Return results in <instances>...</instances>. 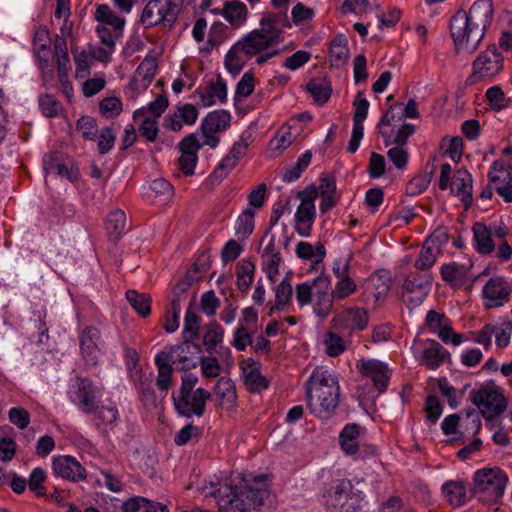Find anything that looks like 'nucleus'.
I'll return each mask as SVG.
<instances>
[{
	"label": "nucleus",
	"instance_id": "1",
	"mask_svg": "<svg viewBox=\"0 0 512 512\" xmlns=\"http://www.w3.org/2000/svg\"><path fill=\"white\" fill-rule=\"evenodd\" d=\"M266 479L264 474L245 475L240 477L239 484H233L235 479H232L230 483H219L218 487L209 495L215 499L222 512L258 511L269 496Z\"/></svg>",
	"mask_w": 512,
	"mask_h": 512
},
{
	"label": "nucleus",
	"instance_id": "2",
	"mask_svg": "<svg viewBox=\"0 0 512 512\" xmlns=\"http://www.w3.org/2000/svg\"><path fill=\"white\" fill-rule=\"evenodd\" d=\"M493 15L492 0H476L468 11H457L450 19V33L456 49L469 53L476 51Z\"/></svg>",
	"mask_w": 512,
	"mask_h": 512
},
{
	"label": "nucleus",
	"instance_id": "3",
	"mask_svg": "<svg viewBox=\"0 0 512 512\" xmlns=\"http://www.w3.org/2000/svg\"><path fill=\"white\" fill-rule=\"evenodd\" d=\"M307 406L311 414L329 420L340 402L338 376L323 366L316 367L306 382Z\"/></svg>",
	"mask_w": 512,
	"mask_h": 512
},
{
	"label": "nucleus",
	"instance_id": "4",
	"mask_svg": "<svg viewBox=\"0 0 512 512\" xmlns=\"http://www.w3.org/2000/svg\"><path fill=\"white\" fill-rule=\"evenodd\" d=\"M362 492L354 491L348 479L332 480L322 493V503L328 512H360Z\"/></svg>",
	"mask_w": 512,
	"mask_h": 512
},
{
	"label": "nucleus",
	"instance_id": "5",
	"mask_svg": "<svg viewBox=\"0 0 512 512\" xmlns=\"http://www.w3.org/2000/svg\"><path fill=\"white\" fill-rule=\"evenodd\" d=\"M183 4L184 0H149L140 21L146 28L166 23L171 27L176 22Z\"/></svg>",
	"mask_w": 512,
	"mask_h": 512
},
{
	"label": "nucleus",
	"instance_id": "6",
	"mask_svg": "<svg viewBox=\"0 0 512 512\" xmlns=\"http://www.w3.org/2000/svg\"><path fill=\"white\" fill-rule=\"evenodd\" d=\"M67 394L69 400L85 414H92L98 410L102 396L101 388L84 377H76Z\"/></svg>",
	"mask_w": 512,
	"mask_h": 512
},
{
	"label": "nucleus",
	"instance_id": "7",
	"mask_svg": "<svg viewBox=\"0 0 512 512\" xmlns=\"http://www.w3.org/2000/svg\"><path fill=\"white\" fill-rule=\"evenodd\" d=\"M473 72L467 78V83L477 81H491L504 69V56L498 51L495 44L488 46L473 61Z\"/></svg>",
	"mask_w": 512,
	"mask_h": 512
},
{
	"label": "nucleus",
	"instance_id": "8",
	"mask_svg": "<svg viewBox=\"0 0 512 512\" xmlns=\"http://www.w3.org/2000/svg\"><path fill=\"white\" fill-rule=\"evenodd\" d=\"M507 483L508 476L499 467H485L474 474L475 491L487 493L494 500L503 496Z\"/></svg>",
	"mask_w": 512,
	"mask_h": 512
},
{
	"label": "nucleus",
	"instance_id": "9",
	"mask_svg": "<svg viewBox=\"0 0 512 512\" xmlns=\"http://www.w3.org/2000/svg\"><path fill=\"white\" fill-rule=\"evenodd\" d=\"M201 352V346L187 337L183 338L180 344L159 351V353H165L168 356V361L175 364L180 371L196 368Z\"/></svg>",
	"mask_w": 512,
	"mask_h": 512
},
{
	"label": "nucleus",
	"instance_id": "10",
	"mask_svg": "<svg viewBox=\"0 0 512 512\" xmlns=\"http://www.w3.org/2000/svg\"><path fill=\"white\" fill-rule=\"evenodd\" d=\"M413 353L421 365L437 369L450 357L449 352L436 340L415 341Z\"/></svg>",
	"mask_w": 512,
	"mask_h": 512
},
{
	"label": "nucleus",
	"instance_id": "11",
	"mask_svg": "<svg viewBox=\"0 0 512 512\" xmlns=\"http://www.w3.org/2000/svg\"><path fill=\"white\" fill-rule=\"evenodd\" d=\"M471 400L481 409L483 417L489 420L498 417L506 409L503 395L499 391L487 387L472 391Z\"/></svg>",
	"mask_w": 512,
	"mask_h": 512
},
{
	"label": "nucleus",
	"instance_id": "12",
	"mask_svg": "<svg viewBox=\"0 0 512 512\" xmlns=\"http://www.w3.org/2000/svg\"><path fill=\"white\" fill-rule=\"evenodd\" d=\"M356 368L361 375L371 379L379 394L386 392L392 372L385 362L362 358L357 361Z\"/></svg>",
	"mask_w": 512,
	"mask_h": 512
},
{
	"label": "nucleus",
	"instance_id": "13",
	"mask_svg": "<svg viewBox=\"0 0 512 512\" xmlns=\"http://www.w3.org/2000/svg\"><path fill=\"white\" fill-rule=\"evenodd\" d=\"M314 282L316 283L311 303L313 312L317 317L324 319L331 313L335 300L331 292V280L328 275L321 274L314 278Z\"/></svg>",
	"mask_w": 512,
	"mask_h": 512
},
{
	"label": "nucleus",
	"instance_id": "14",
	"mask_svg": "<svg viewBox=\"0 0 512 512\" xmlns=\"http://www.w3.org/2000/svg\"><path fill=\"white\" fill-rule=\"evenodd\" d=\"M512 286L501 276L490 278L483 287L484 306L488 309L504 306L510 300Z\"/></svg>",
	"mask_w": 512,
	"mask_h": 512
},
{
	"label": "nucleus",
	"instance_id": "15",
	"mask_svg": "<svg viewBox=\"0 0 512 512\" xmlns=\"http://www.w3.org/2000/svg\"><path fill=\"white\" fill-rule=\"evenodd\" d=\"M297 196L301 199V203L295 213V230L299 236L309 237L316 214L314 205L316 192L313 191L309 196H304V192H298Z\"/></svg>",
	"mask_w": 512,
	"mask_h": 512
},
{
	"label": "nucleus",
	"instance_id": "16",
	"mask_svg": "<svg viewBox=\"0 0 512 512\" xmlns=\"http://www.w3.org/2000/svg\"><path fill=\"white\" fill-rule=\"evenodd\" d=\"M332 322L335 329L351 334L355 330L362 331L367 327L368 314L363 308L350 307L337 313Z\"/></svg>",
	"mask_w": 512,
	"mask_h": 512
},
{
	"label": "nucleus",
	"instance_id": "17",
	"mask_svg": "<svg viewBox=\"0 0 512 512\" xmlns=\"http://www.w3.org/2000/svg\"><path fill=\"white\" fill-rule=\"evenodd\" d=\"M181 156L178 159L179 168L185 175L194 174V168L198 161V151L202 148L196 133H191L184 137L178 144Z\"/></svg>",
	"mask_w": 512,
	"mask_h": 512
},
{
	"label": "nucleus",
	"instance_id": "18",
	"mask_svg": "<svg viewBox=\"0 0 512 512\" xmlns=\"http://www.w3.org/2000/svg\"><path fill=\"white\" fill-rule=\"evenodd\" d=\"M332 270L337 281L334 290H331V292L335 296L336 301H342L356 292L357 284L349 276V261L342 263L340 259L335 260Z\"/></svg>",
	"mask_w": 512,
	"mask_h": 512
},
{
	"label": "nucleus",
	"instance_id": "19",
	"mask_svg": "<svg viewBox=\"0 0 512 512\" xmlns=\"http://www.w3.org/2000/svg\"><path fill=\"white\" fill-rule=\"evenodd\" d=\"M173 403L176 412L183 417L190 418L192 416L202 417L206 411V402L210 399L211 394L204 388H197L193 394L187 396V408L181 410L178 402V396L173 394Z\"/></svg>",
	"mask_w": 512,
	"mask_h": 512
},
{
	"label": "nucleus",
	"instance_id": "20",
	"mask_svg": "<svg viewBox=\"0 0 512 512\" xmlns=\"http://www.w3.org/2000/svg\"><path fill=\"white\" fill-rule=\"evenodd\" d=\"M53 471L57 476L72 482L86 478V469L72 456H58L52 462Z\"/></svg>",
	"mask_w": 512,
	"mask_h": 512
},
{
	"label": "nucleus",
	"instance_id": "21",
	"mask_svg": "<svg viewBox=\"0 0 512 512\" xmlns=\"http://www.w3.org/2000/svg\"><path fill=\"white\" fill-rule=\"evenodd\" d=\"M100 338V331L93 326L84 328L79 336L82 357L89 365H96L99 361L98 343Z\"/></svg>",
	"mask_w": 512,
	"mask_h": 512
},
{
	"label": "nucleus",
	"instance_id": "22",
	"mask_svg": "<svg viewBox=\"0 0 512 512\" xmlns=\"http://www.w3.org/2000/svg\"><path fill=\"white\" fill-rule=\"evenodd\" d=\"M248 146L249 144L244 137H241L238 141H236L230 149L229 153L214 169L213 173L211 174V178L217 179L218 181L224 179L228 173L235 168L238 160L244 156Z\"/></svg>",
	"mask_w": 512,
	"mask_h": 512
},
{
	"label": "nucleus",
	"instance_id": "23",
	"mask_svg": "<svg viewBox=\"0 0 512 512\" xmlns=\"http://www.w3.org/2000/svg\"><path fill=\"white\" fill-rule=\"evenodd\" d=\"M198 118V109L190 103L176 106L173 114L165 117V126L178 132L184 125H193Z\"/></svg>",
	"mask_w": 512,
	"mask_h": 512
},
{
	"label": "nucleus",
	"instance_id": "24",
	"mask_svg": "<svg viewBox=\"0 0 512 512\" xmlns=\"http://www.w3.org/2000/svg\"><path fill=\"white\" fill-rule=\"evenodd\" d=\"M43 167L46 174L58 175L69 181L77 179L78 170L73 167L70 160H63L62 155L58 152L44 157Z\"/></svg>",
	"mask_w": 512,
	"mask_h": 512
},
{
	"label": "nucleus",
	"instance_id": "25",
	"mask_svg": "<svg viewBox=\"0 0 512 512\" xmlns=\"http://www.w3.org/2000/svg\"><path fill=\"white\" fill-rule=\"evenodd\" d=\"M472 183V175L468 170L461 168L455 172L450 185L452 192L460 198L466 209L471 206L473 201Z\"/></svg>",
	"mask_w": 512,
	"mask_h": 512
},
{
	"label": "nucleus",
	"instance_id": "26",
	"mask_svg": "<svg viewBox=\"0 0 512 512\" xmlns=\"http://www.w3.org/2000/svg\"><path fill=\"white\" fill-rule=\"evenodd\" d=\"M272 43L261 31L253 30L236 43V50H241L246 56L252 57L272 47Z\"/></svg>",
	"mask_w": 512,
	"mask_h": 512
},
{
	"label": "nucleus",
	"instance_id": "27",
	"mask_svg": "<svg viewBox=\"0 0 512 512\" xmlns=\"http://www.w3.org/2000/svg\"><path fill=\"white\" fill-rule=\"evenodd\" d=\"M503 156L509 157L505 163L502 160H495L488 172L489 182L493 185L492 187L496 190L497 185H503L506 181L511 180L510 171L506 168L512 169V147H506L502 151Z\"/></svg>",
	"mask_w": 512,
	"mask_h": 512
},
{
	"label": "nucleus",
	"instance_id": "28",
	"mask_svg": "<svg viewBox=\"0 0 512 512\" xmlns=\"http://www.w3.org/2000/svg\"><path fill=\"white\" fill-rule=\"evenodd\" d=\"M363 428L357 423L346 424L339 434V445L346 455L359 451V439Z\"/></svg>",
	"mask_w": 512,
	"mask_h": 512
},
{
	"label": "nucleus",
	"instance_id": "29",
	"mask_svg": "<svg viewBox=\"0 0 512 512\" xmlns=\"http://www.w3.org/2000/svg\"><path fill=\"white\" fill-rule=\"evenodd\" d=\"M286 17L281 14L266 13L260 20L261 31L272 43L277 44L280 42L282 31L281 26L286 22Z\"/></svg>",
	"mask_w": 512,
	"mask_h": 512
},
{
	"label": "nucleus",
	"instance_id": "30",
	"mask_svg": "<svg viewBox=\"0 0 512 512\" xmlns=\"http://www.w3.org/2000/svg\"><path fill=\"white\" fill-rule=\"evenodd\" d=\"M154 363L158 370L156 385L158 389L164 393V396H166L172 382V364L168 361V356L165 353L159 352L154 358Z\"/></svg>",
	"mask_w": 512,
	"mask_h": 512
},
{
	"label": "nucleus",
	"instance_id": "31",
	"mask_svg": "<svg viewBox=\"0 0 512 512\" xmlns=\"http://www.w3.org/2000/svg\"><path fill=\"white\" fill-rule=\"evenodd\" d=\"M223 17L234 28L242 26L247 19L248 9L242 1L230 0L225 1L222 10Z\"/></svg>",
	"mask_w": 512,
	"mask_h": 512
},
{
	"label": "nucleus",
	"instance_id": "32",
	"mask_svg": "<svg viewBox=\"0 0 512 512\" xmlns=\"http://www.w3.org/2000/svg\"><path fill=\"white\" fill-rule=\"evenodd\" d=\"M231 115L225 110L210 112L202 120L200 130L202 133H217L230 125Z\"/></svg>",
	"mask_w": 512,
	"mask_h": 512
},
{
	"label": "nucleus",
	"instance_id": "33",
	"mask_svg": "<svg viewBox=\"0 0 512 512\" xmlns=\"http://www.w3.org/2000/svg\"><path fill=\"white\" fill-rule=\"evenodd\" d=\"M432 281L433 277L429 272L411 273L404 281L403 290L407 294H413L414 292L429 294Z\"/></svg>",
	"mask_w": 512,
	"mask_h": 512
},
{
	"label": "nucleus",
	"instance_id": "34",
	"mask_svg": "<svg viewBox=\"0 0 512 512\" xmlns=\"http://www.w3.org/2000/svg\"><path fill=\"white\" fill-rule=\"evenodd\" d=\"M472 230L476 251L484 255L492 253L495 249V244L488 226L481 222H476Z\"/></svg>",
	"mask_w": 512,
	"mask_h": 512
},
{
	"label": "nucleus",
	"instance_id": "35",
	"mask_svg": "<svg viewBox=\"0 0 512 512\" xmlns=\"http://www.w3.org/2000/svg\"><path fill=\"white\" fill-rule=\"evenodd\" d=\"M349 57L348 41L345 35H336L331 43L329 49V59L331 65L334 67L343 66Z\"/></svg>",
	"mask_w": 512,
	"mask_h": 512
},
{
	"label": "nucleus",
	"instance_id": "36",
	"mask_svg": "<svg viewBox=\"0 0 512 512\" xmlns=\"http://www.w3.org/2000/svg\"><path fill=\"white\" fill-rule=\"evenodd\" d=\"M94 18L98 25L111 26L113 30L123 32L125 26V19L118 16L107 4H100L97 6Z\"/></svg>",
	"mask_w": 512,
	"mask_h": 512
},
{
	"label": "nucleus",
	"instance_id": "37",
	"mask_svg": "<svg viewBox=\"0 0 512 512\" xmlns=\"http://www.w3.org/2000/svg\"><path fill=\"white\" fill-rule=\"evenodd\" d=\"M126 215L122 210H115L108 214L105 229L111 241H117L125 233Z\"/></svg>",
	"mask_w": 512,
	"mask_h": 512
},
{
	"label": "nucleus",
	"instance_id": "38",
	"mask_svg": "<svg viewBox=\"0 0 512 512\" xmlns=\"http://www.w3.org/2000/svg\"><path fill=\"white\" fill-rule=\"evenodd\" d=\"M93 414H95L93 421L100 430L114 427L119 419V411L114 403L109 406H99Z\"/></svg>",
	"mask_w": 512,
	"mask_h": 512
},
{
	"label": "nucleus",
	"instance_id": "39",
	"mask_svg": "<svg viewBox=\"0 0 512 512\" xmlns=\"http://www.w3.org/2000/svg\"><path fill=\"white\" fill-rule=\"evenodd\" d=\"M307 91L312 95L314 101L319 104H325L332 93V86L325 78H313L307 83Z\"/></svg>",
	"mask_w": 512,
	"mask_h": 512
},
{
	"label": "nucleus",
	"instance_id": "40",
	"mask_svg": "<svg viewBox=\"0 0 512 512\" xmlns=\"http://www.w3.org/2000/svg\"><path fill=\"white\" fill-rule=\"evenodd\" d=\"M292 295L290 277L286 276L275 288V304L271 307L269 315H272L275 310L284 311L290 303Z\"/></svg>",
	"mask_w": 512,
	"mask_h": 512
},
{
	"label": "nucleus",
	"instance_id": "41",
	"mask_svg": "<svg viewBox=\"0 0 512 512\" xmlns=\"http://www.w3.org/2000/svg\"><path fill=\"white\" fill-rule=\"evenodd\" d=\"M295 252L298 258L312 260L315 264L322 262L326 256L325 247L321 242L313 247L309 242L300 241Z\"/></svg>",
	"mask_w": 512,
	"mask_h": 512
},
{
	"label": "nucleus",
	"instance_id": "42",
	"mask_svg": "<svg viewBox=\"0 0 512 512\" xmlns=\"http://www.w3.org/2000/svg\"><path fill=\"white\" fill-rule=\"evenodd\" d=\"M442 491L452 506L459 507L466 501V489L460 481H448L444 483Z\"/></svg>",
	"mask_w": 512,
	"mask_h": 512
},
{
	"label": "nucleus",
	"instance_id": "43",
	"mask_svg": "<svg viewBox=\"0 0 512 512\" xmlns=\"http://www.w3.org/2000/svg\"><path fill=\"white\" fill-rule=\"evenodd\" d=\"M224 329L215 321L206 326V331L203 336V345L205 350L212 354L215 348L223 342Z\"/></svg>",
	"mask_w": 512,
	"mask_h": 512
},
{
	"label": "nucleus",
	"instance_id": "44",
	"mask_svg": "<svg viewBox=\"0 0 512 512\" xmlns=\"http://www.w3.org/2000/svg\"><path fill=\"white\" fill-rule=\"evenodd\" d=\"M416 126L411 123H404L396 132L394 138L386 130H380V135L384 138L385 146L392 144L405 147L408 138L415 132Z\"/></svg>",
	"mask_w": 512,
	"mask_h": 512
},
{
	"label": "nucleus",
	"instance_id": "45",
	"mask_svg": "<svg viewBox=\"0 0 512 512\" xmlns=\"http://www.w3.org/2000/svg\"><path fill=\"white\" fill-rule=\"evenodd\" d=\"M126 298L132 308L142 317H147L151 313V298L149 295L128 290Z\"/></svg>",
	"mask_w": 512,
	"mask_h": 512
},
{
	"label": "nucleus",
	"instance_id": "46",
	"mask_svg": "<svg viewBox=\"0 0 512 512\" xmlns=\"http://www.w3.org/2000/svg\"><path fill=\"white\" fill-rule=\"evenodd\" d=\"M168 98L165 94H161L154 101L150 102L146 107H142L134 112L133 117H149L148 113L153 116V119L159 118L168 107Z\"/></svg>",
	"mask_w": 512,
	"mask_h": 512
},
{
	"label": "nucleus",
	"instance_id": "47",
	"mask_svg": "<svg viewBox=\"0 0 512 512\" xmlns=\"http://www.w3.org/2000/svg\"><path fill=\"white\" fill-rule=\"evenodd\" d=\"M215 395L223 402L233 405L237 399L236 389L233 381L229 378L221 377L215 385Z\"/></svg>",
	"mask_w": 512,
	"mask_h": 512
},
{
	"label": "nucleus",
	"instance_id": "48",
	"mask_svg": "<svg viewBox=\"0 0 512 512\" xmlns=\"http://www.w3.org/2000/svg\"><path fill=\"white\" fill-rule=\"evenodd\" d=\"M255 213L251 208H246L238 217L235 227L236 235L241 239H247L254 230Z\"/></svg>",
	"mask_w": 512,
	"mask_h": 512
},
{
	"label": "nucleus",
	"instance_id": "49",
	"mask_svg": "<svg viewBox=\"0 0 512 512\" xmlns=\"http://www.w3.org/2000/svg\"><path fill=\"white\" fill-rule=\"evenodd\" d=\"M156 70V60L154 58H145L136 69L135 79L136 81H141L142 87L146 88L152 82Z\"/></svg>",
	"mask_w": 512,
	"mask_h": 512
},
{
	"label": "nucleus",
	"instance_id": "50",
	"mask_svg": "<svg viewBox=\"0 0 512 512\" xmlns=\"http://www.w3.org/2000/svg\"><path fill=\"white\" fill-rule=\"evenodd\" d=\"M441 277L447 283L462 281L468 276V268L463 264L451 262L441 267Z\"/></svg>",
	"mask_w": 512,
	"mask_h": 512
},
{
	"label": "nucleus",
	"instance_id": "51",
	"mask_svg": "<svg viewBox=\"0 0 512 512\" xmlns=\"http://www.w3.org/2000/svg\"><path fill=\"white\" fill-rule=\"evenodd\" d=\"M485 97L489 106L494 111H501L510 104V99L506 97L504 91L498 85L488 88Z\"/></svg>",
	"mask_w": 512,
	"mask_h": 512
},
{
	"label": "nucleus",
	"instance_id": "52",
	"mask_svg": "<svg viewBox=\"0 0 512 512\" xmlns=\"http://www.w3.org/2000/svg\"><path fill=\"white\" fill-rule=\"evenodd\" d=\"M440 251L424 242L419 258L415 261V268L427 272L436 262Z\"/></svg>",
	"mask_w": 512,
	"mask_h": 512
},
{
	"label": "nucleus",
	"instance_id": "53",
	"mask_svg": "<svg viewBox=\"0 0 512 512\" xmlns=\"http://www.w3.org/2000/svg\"><path fill=\"white\" fill-rule=\"evenodd\" d=\"M199 328V316L191 308H188L184 317L183 338L187 337V339L196 341L199 337Z\"/></svg>",
	"mask_w": 512,
	"mask_h": 512
},
{
	"label": "nucleus",
	"instance_id": "54",
	"mask_svg": "<svg viewBox=\"0 0 512 512\" xmlns=\"http://www.w3.org/2000/svg\"><path fill=\"white\" fill-rule=\"evenodd\" d=\"M198 382V377L192 373L185 374L182 377L181 387L179 390V393L176 395L178 396V404L181 410H184V408H187V396L189 394H193L194 387Z\"/></svg>",
	"mask_w": 512,
	"mask_h": 512
},
{
	"label": "nucleus",
	"instance_id": "55",
	"mask_svg": "<svg viewBox=\"0 0 512 512\" xmlns=\"http://www.w3.org/2000/svg\"><path fill=\"white\" fill-rule=\"evenodd\" d=\"M314 279L296 285L295 296L299 307H304L312 303L315 287Z\"/></svg>",
	"mask_w": 512,
	"mask_h": 512
},
{
	"label": "nucleus",
	"instance_id": "56",
	"mask_svg": "<svg viewBox=\"0 0 512 512\" xmlns=\"http://www.w3.org/2000/svg\"><path fill=\"white\" fill-rule=\"evenodd\" d=\"M326 353L331 357H336L342 354L345 349V342L341 336L334 332H328L324 339Z\"/></svg>",
	"mask_w": 512,
	"mask_h": 512
},
{
	"label": "nucleus",
	"instance_id": "57",
	"mask_svg": "<svg viewBox=\"0 0 512 512\" xmlns=\"http://www.w3.org/2000/svg\"><path fill=\"white\" fill-rule=\"evenodd\" d=\"M431 179H432V172L431 173H422V174L415 176L407 184V187H406L407 194H409L411 196H416L418 194H421L428 188V186L431 182Z\"/></svg>",
	"mask_w": 512,
	"mask_h": 512
},
{
	"label": "nucleus",
	"instance_id": "58",
	"mask_svg": "<svg viewBox=\"0 0 512 512\" xmlns=\"http://www.w3.org/2000/svg\"><path fill=\"white\" fill-rule=\"evenodd\" d=\"M77 130L86 140H95L98 133V125L94 118L83 116L77 121Z\"/></svg>",
	"mask_w": 512,
	"mask_h": 512
},
{
	"label": "nucleus",
	"instance_id": "59",
	"mask_svg": "<svg viewBox=\"0 0 512 512\" xmlns=\"http://www.w3.org/2000/svg\"><path fill=\"white\" fill-rule=\"evenodd\" d=\"M252 344V334L244 324L239 323L233 335V347L238 351H244L248 345Z\"/></svg>",
	"mask_w": 512,
	"mask_h": 512
},
{
	"label": "nucleus",
	"instance_id": "60",
	"mask_svg": "<svg viewBox=\"0 0 512 512\" xmlns=\"http://www.w3.org/2000/svg\"><path fill=\"white\" fill-rule=\"evenodd\" d=\"M255 88L254 77L251 73H245L236 85L234 100L240 101L242 98L250 96Z\"/></svg>",
	"mask_w": 512,
	"mask_h": 512
},
{
	"label": "nucleus",
	"instance_id": "61",
	"mask_svg": "<svg viewBox=\"0 0 512 512\" xmlns=\"http://www.w3.org/2000/svg\"><path fill=\"white\" fill-rule=\"evenodd\" d=\"M425 412L427 421L431 425L435 424L439 420L443 412V406L438 397L434 395L427 397L425 403Z\"/></svg>",
	"mask_w": 512,
	"mask_h": 512
},
{
	"label": "nucleus",
	"instance_id": "62",
	"mask_svg": "<svg viewBox=\"0 0 512 512\" xmlns=\"http://www.w3.org/2000/svg\"><path fill=\"white\" fill-rule=\"evenodd\" d=\"M95 31L98 34L101 45L112 49L116 48V41L121 38L123 34L121 31L110 30L105 25H97Z\"/></svg>",
	"mask_w": 512,
	"mask_h": 512
},
{
	"label": "nucleus",
	"instance_id": "63",
	"mask_svg": "<svg viewBox=\"0 0 512 512\" xmlns=\"http://www.w3.org/2000/svg\"><path fill=\"white\" fill-rule=\"evenodd\" d=\"M281 262L282 257L280 254H273L263 258L262 270L266 273L268 279L271 282H275L277 280V276L279 274V264Z\"/></svg>",
	"mask_w": 512,
	"mask_h": 512
},
{
	"label": "nucleus",
	"instance_id": "64",
	"mask_svg": "<svg viewBox=\"0 0 512 512\" xmlns=\"http://www.w3.org/2000/svg\"><path fill=\"white\" fill-rule=\"evenodd\" d=\"M200 306L208 317H212L220 306V300L213 290H209L202 294Z\"/></svg>",
	"mask_w": 512,
	"mask_h": 512
}]
</instances>
